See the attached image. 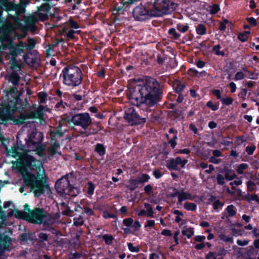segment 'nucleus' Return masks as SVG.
<instances>
[{"label":"nucleus","instance_id":"f257e3e1","mask_svg":"<svg viewBox=\"0 0 259 259\" xmlns=\"http://www.w3.org/2000/svg\"><path fill=\"white\" fill-rule=\"evenodd\" d=\"M162 88L156 79L147 77L143 85L137 84L128 89L127 97L131 104L140 107L142 105L151 108L157 106L161 101Z\"/></svg>","mask_w":259,"mask_h":259},{"label":"nucleus","instance_id":"f03ea898","mask_svg":"<svg viewBox=\"0 0 259 259\" xmlns=\"http://www.w3.org/2000/svg\"><path fill=\"white\" fill-rule=\"evenodd\" d=\"M22 175L24 185L28 188H30L34 193V196L38 197L43 195L47 190H50V186L47 184L45 177L40 178V174L35 175L30 172L26 168L20 171Z\"/></svg>","mask_w":259,"mask_h":259},{"label":"nucleus","instance_id":"7ed1b4c3","mask_svg":"<svg viewBox=\"0 0 259 259\" xmlns=\"http://www.w3.org/2000/svg\"><path fill=\"white\" fill-rule=\"evenodd\" d=\"M63 82L72 88L79 85L83 80V73L78 67L69 65L64 67L61 73Z\"/></svg>","mask_w":259,"mask_h":259},{"label":"nucleus","instance_id":"20e7f679","mask_svg":"<svg viewBox=\"0 0 259 259\" xmlns=\"http://www.w3.org/2000/svg\"><path fill=\"white\" fill-rule=\"evenodd\" d=\"M147 0L148 7L141 4L137 6L133 11V17L136 20L144 21L153 17H160L163 16L157 7L154 5H150Z\"/></svg>","mask_w":259,"mask_h":259},{"label":"nucleus","instance_id":"39448f33","mask_svg":"<svg viewBox=\"0 0 259 259\" xmlns=\"http://www.w3.org/2000/svg\"><path fill=\"white\" fill-rule=\"evenodd\" d=\"M43 140V134L33 130L29 132L27 138L25 139L26 145L29 150H36L41 152L45 150V147L42 145Z\"/></svg>","mask_w":259,"mask_h":259},{"label":"nucleus","instance_id":"423d86ee","mask_svg":"<svg viewBox=\"0 0 259 259\" xmlns=\"http://www.w3.org/2000/svg\"><path fill=\"white\" fill-rule=\"evenodd\" d=\"M66 121L69 124L72 123L75 126L80 127L83 131L87 130L92 123V119L88 112L71 114L70 117H68Z\"/></svg>","mask_w":259,"mask_h":259},{"label":"nucleus","instance_id":"0eeeda50","mask_svg":"<svg viewBox=\"0 0 259 259\" xmlns=\"http://www.w3.org/2000/svg\"><path fill=\"white\" fill-rule=\"evenodd\" d=\"M27 222L36 225L43 224L44 226H49L48 221L45 220L49 215L43 208L35 207L30 212H28Z\"/></svg>","mask_w":259,"mask_h":259},{"label":"nucleus","instance_id":"6e6552de","mask_svg":"<svg viewBox=\"0 0 259 259\" xmlns=\"http://www.w3.org/2000/svg\"><path fill=\"white\" fill-rule=\"evenodd\" d=\"M148 3L157 7L163 15L171 13L178 7V4L172 0H149Z\"/></svg>","mask_w":259,"mask_h":259},{"label":"nucleus","instance_id":"1a4fd4ad","mask_svg":"<svg viewBox=\"0 0 259 259\" xmlns=\"http://www.w3.org/2000/svg\"><path fill=\"white\" fill-rule=\"evenodd\" d=\"M123 117L131 125L143 124L146 122V118L140 116L133 107L125 110Z\"/></svg>","mask_w":259,"mask_h":259},{"label":"nucleus","instance_id":"9d476101","mask_svg":"<svg viewBox=\"0 0 259 259\" xmlns=\"http://www.w3.org/2000/svg\"><path fill=\"white\" fill-rule=\"evenodd\" d=\"M44 107L39 106L33 111H30L27 114L21 112L18 118L14 120L16 124H23L26 123V120L29 119H40L44 115Z\"/></svg>","mask_w":259,"mask_h":259},{"label":"nucleus","instance_id":"9b49d317","mask_svg":"<svg viewBox=\"0 0 259 259\" xmlns=\"http://www.w3.org/2000/svg\"><path fill=\"white\" fill-rule=\"evenodd\" d=\"M73 177V172H70L61 177L55 183V188L57 192L61 194H65L69 187L70 182L69 180V177Z\"/></svg>","mask_w":259,"mask_h":259},{"label":"nucleus","instance_id":"f8f14e48","mask_svg":"<svg viewBox=\"0 0 259 259\" xmlns=\"http://www.w3.org/2000/svg\"><path fill=\"white\" fill-rule=\"evenodd\" d=\"M16 108V105L12 101L4 106L0 111V120L2 122L6 123L12 119Z\"/></svg>","mask_w":259,"mask_h":259},{"label":"nucleus","instance_id":"ddd939ff","mask_svg":"<svg viewBox=\"0 0 259 259\" xmlns=\"http://www.w3.org/2000/svg\"><path fill=\"white\" fill-rule=\"evenodd\" d=\"M102 128L103 127L100 123L97 122L94 124L92 122L87 130L81 131L80 134L82 137H89L97 134L98 132L102 130Z\"/></svg>","mask_w":259,"mask_h":259},{"label":"nucleus","instance_id":"4468645a","mask_svg":"<svg viewBox=\"0 0 259 259\" xmlns=\"http://www.w3.org/2000/svg\"><path fill=\"white\" fill-rule=\"evenodd\" d=\"M51 147L48 148V152L49 155V158L53 157L56 153H57V150L60 147V144L58 141L55 136H51ZM59 155H61V152H58Z\"/></svg>","mask_w":259,"mask_h":259},{"label":"nucleus","instance_id":"2eb2a0df","mask_svg":"<svg viewBox=\"0 0 259 259\" xmlns=\"http://www.w3.org/2000/svg\"><path fill=\"white\" fill-rule=\"evenodd\" d=\"M34 161L35 158L33 156L28 154H24L20 158V162L23 167L20 169V171H22L24 168H26L29 170V167H30L32 163Z\"/></svg>","mask_w":259,"mask_h":259},{"label":"nucleus","instance_id":"dca6fc26","mask_svg":"<svg viewBox=\"0 0 259 259\" xmlns=\"http://www.w3.org/2000/svg\"><path fill=\"white\" fill-rule=\"evenodd\" d=\"M11 51V54L13 56V65L14 66H15V63L16 64V66L18 67V64H17L16 60L15 59V58L17 56V54L18 53H21L24 52V49H25V46L24 44L22 42H21V44L15 47H13L12 46L10 48Z\"/></svg>","mask_w":259,"mask_h":259},{"label":"nucleus","instance_id":"f3484780","mask_svg":"<svg viewBox=\"0 0 259 259\" xmlns=\"http://www.w3.org/2000/svg\"><path fill=\"white\" fill-rule=\"evenodd\" d=\"M168 115L172 119L179 121H181L185 118V114L182 107H179L169 111Z\"/></svg>","mask_w":259,"mask_h":259},{"label":"nucleus","instance_id":"a211bd4d","mask_svg":"<svg viewBox=\"0 0 259 259\" xmlns=\"http://www.w3.org/2000/svg\"><path fill=\"white\" fill-rule=\"evenodd\" d=\"M12 241V238L8 235L4 234H0V244L7 251H10V244Z\"/></svg>","mask_w":259,"mask_h":259},{"label":"nucleus","instance_id":"6ab92c4d","mask_svg":"<svg viewBox=\"0 0 259 259\" xmlns=\"http://www.w3.org/2000/svg\"><path fill=\"white\" fill-rule=\"evenodd\" d=\"M80 192V189L78 187H74L70 184L65 195H68L72 197L77 196Z\"/></svg>","mask_w":259,"mask_h":259},{"label":"nucleus","instance_id":"aec40b11","mask_svg":"<svg viewBox=\"0 0 259 259\" xmlns=\"http://www.w3.org/2000/svg\"><path fill=\"white\" fill-rule=\"evenodd\" d=\"M19 239L21 241L24 242H26L28 240L32 241L36 240L33 233L31 232L22 233L19 235Z\"/></svg>","mask_w":259,"mask_h":259},{"label":"nucleus","instance_id":"412c9836","mask_svg":"<svg viewBox=\"0 0 259 259\" xmlns=\"http://www.w3.org/2000/svg\"><path fill=\"white\" fill-rule=\"evenodd\" d=\"M166 167L170 170H177L179 169L178 163L176 158H170L166 161Z\"/></svg>","mask_w":259,"mask_h":259},{"label":"nucleus","instance_id":"4be33fe9","mask_svg":"<svg viewBox=\"0 0 259 259\" xmlns=\"http://www.w3.org/2000/svg\"><path fill=\"white\" fill-rule=\"evenodd\" d=\"M138 179H131L129 180L128 184L126 185V187L131 191L135 190L139 185Z\"/></svg>","mask_w":259,"mask_h":259},{"label":"nucleus","instance_id":"5701e85b","mask_svg":"<svg viewBox=\"0 0 259 259\" xmlns=\"http://www.w3.org/2000/svg\"><path fill=\"white\" fill-rule=\"evenodd\" d=\"M20 76L15 71H13L10 75L9 81L11 82L13 85H18Z\"/></svg>","mask_w":259,"mask_h":259},{"label":"nucleus","instance_id":"b1692460","mask_svg":"<svg viewBox=\"0 0 259 259\" xmlns=\"http://www.w3.org/2000/svg\"><path fill=\"white\" fill-rule=\"evenodd\" d=\"M95 151L100 156H103L106 153V147L101 143H97L95 145Z\"/></svg>","mask_w":259,"mask_h":259},{"label":"nucleus","instance_id":"393cba45","mask_svg":"<svg viewBox=\"0 0 259 259\" xmlns=\"http://www.w3.org/2000/svg\"><path fill=\"white\" fill-rule=\"evenodd\" d=\"M187 199L192 200L191 195L188 192H184V189H183L181 190V192H180V194L179 195L178 202L179 203H181L183 201H185Z\"/></svg>","mask_w":259,"mask_h":259},{"label":"nucleus","instance_id":"a878e982","mask_svg":"<svg viewBox=\"0 0 259 259\" xmlns=\"http://www.w3.org/2000/svg\"><path fill=\"white\" fill-rule=\"evenodd\" d=\"M173 87L175 88L176 93H182V91L186 88V85L185 83H182L180 81L177 80L175 82Z\"/></svg>","mask_w":259,"mask_h":259},{"label":"nucleus","instance_id":"bb28decb","mask_svg":"<svg viewBox=\"0 0 259 259\" xmlns=\"http://www.w3.org/2000/svg\"><path fill=\"white\" fill-rule=\"evenodd\" d=\"M28 212L25 211H20L18 209L15 210V217L18 219H22L27 221Z\"/></svg>","mask_w":259,"mask_h":259},{"label":"nucleus","instance_id":"cd10ccee","mask_svg":"<svg viewBox=\"0 0 259 259\" xmlns=\"http://www.w3.org/2000/svg\"><path fill=\"white\" fill-rule=\"evenodd\" d=\"M87 185L88 186V188L86 195L87 197L91 198L94 194L95 185L91 181L88 182Z\"/></svg>","mask_w":259,"mask_h":259},{"label":"nucleus","instance_id":"c85d7f7f","mask_svg":"<svg viewBox=\"0 0 259 259\" xmlns=\"http://www.w3.org/2000/svg\"><path fill=\"white\" fill-rule=\"evenodd\" d=\"M41 164L39 163V162L35 158V161L32 163L31 165L30 166V167H29V169L36 171L37 174L38 175V173L40 174L39 172L41 171Z\"/></svg>","mask_w":259,"mask_h":259},{"label":"nucleus","instance_id":"c756f323","mask_svg":"<svg viewBox=\"0 0 259 259\" xmlns=\"http://www.w3.org/2000/svg\"><path fill=\"white\" fill-rule=\"evenodd\" d=\"M12 30V27L10 25H4L0 28V31L3 33V37H8Z\"/></svg>","mask_w":259,"mask_h":259},{"label":"nucleus","instance_id":"7c9ffc66","mask_svg":"<svg viewBox=\"0 0 259 259\" xmlns=\"http://www.w3.org/2000/svg\"><path fill=\"white\" fill-rule=\"evenodd\" d=\"M258 251L255 250L252 246H249L245 253V255L248 256V259H255V257H252L251 256L254 254H257Z\"/></svg>","mask_w":259,"mask_h":259},{"label":"nucleus","instance_id":"2f4dec72","mask_svg":"<svg viewBox=\"0 0 259 259\" xmlns=\"http://www.w3.org/2000/svg\"><path fill=\"white\" fill-rule=\"evenodd\" d=\"M237 177V175L235 174L234 171H232L230 169L225 170V178L227 181H232Z\"/></svg>","mask_w":259,"mask_h":259},{"label":"nucleus","instance_id":"473e14b6","mask_svg":"<svg viewBox=\"0 0 259 259\" xmlns=\"http://www.w3.org/2000/svg\"><path fill=\"white\" fill-rule=\"evenodd\" d=\"M225 211L227 212L228 216L229 217H232L235 215L237 212L234 209V206L233 204L228 205L225 209Z\"/></svg>","mask_w":259,"mask_h":259},{"label":"nucleus","instance_id":"72a5a7b5","mask_svg":"<svg viewBox=\"0 0 259 259\" xmlns=\"http://www.w3.org/2000/svg\"><path fill=\"white\" fill-rule=\"evenodd\" d=\"M185 227H184L185 228ZM194 228L190 227L188 229H184L182 230V234L184 236H187L188 238H190L194 235Z\"/></svg>","mask_w":259,"mask_h":259},{"label":"nucleus","instance_id":"f704fd0d","mask_svg":"<svg viewBox=\"0 0 259 259\" xmlns=\"http://www.w3.org/2000/svg\"><path fill=\"white\" fill-rule=\"evenodd\" d=\"M102 238L105 242L106 244L108 245L112 244L113 241L114 239L112 235L108 234L103 235Z\"/></svg>","mask_w":259,"mask_h":259},{"label":"nucleus","instance_id":"c9c22d12","mask_svg":"<svg viewBox=\"0 0 259 259\" xmlns=\"http://www.w3.org/2000/svg\"><path fill=\"white\" fill-rule=\"evenodd\" d=\"M196 31L198 34L203 35L206 33V28L204 24H199L196 27Z\"/></svg>","mask_w":259,"mask_h":259},{"label":"nucleus","instance_id":"e433bc0d","mask_svg":"<svg viewBox=\"0 0 259 259\" xmlns=\"http://www.w3.org/2000/svg\"><path fill=\"white\" fill-rule=\"evenodd\" d=\"M144 207L147 209L146 213L147 216L151 218H153L154 217V211L153 210V208L151 205L148 203H144Z\"/></svg>","mask_w":259,"mask_h":259},{"label":"nucleus","instance_id":"4c0bfd02","mask_svg":"<svg viewBox=\"0 0 259 259\" xmlns=\"http://www.w3.org/2000/svg\"><path fill=\"white\" fill-rule=\"evenodd\" d=\"M184 207L187 210L195 211L197 208V205L194 203L186 202L184 204Z\"/></svg>","mask_w":259,"mask_h":259},{"label":"nucleus","instance_id":"58836bf2","mask_svg":"<svg viewBox=\"0 0 259 259\" xmlns=\"http://www.w3.org/2000/svg\"><path fill=\"white\" fill-rule=\"evenodd\" d=\"M221 48V47L220 44L215 45L213 47L212 51L217 56H222L224 57L225 55V53L224 51H220Z\"/></svg>","mask_w":259,"mask_h":259},{"label":"nucleus","instance_id":"ea45409f","mask_svg":"<svg viewBox=\"0 0 259 259\" xmlns=\"http://www.w3.org/2000/svg\"><path fill=\"white\" fill-rule=\"evenodd\" d=\"M84 224V221L81 215L73 218V226L75 227L81 226Z\"/></svg>","mask_w":259,"mask_h":259},{"label":"nucleus","instance_id":"a19ab883","mask_svg":"<svg viewBox=\"0 0 259 259\" xmlns=\"http://www.w3.org/2000/svg\"><path fill=\"white\" fill-rule=\"evenodd\" d=\"M178 139L177 134H175L171 139L168 140V143L170 144V147L172 149H175L177 145V140Z\"/></svg>","mask_w":259,"mask_h":259},{"label":"nucleus","instance_id":"79ce46f5","mask_svg":"<svg viewBox=\"0 0 259 259\" xmlns=\"http://www.w3.org/2000/svg\"><path fill=\"white\" fill-rule=\"evenodd\" d=\"M51 8V6L48 3H44L38 8L39 12H45L48 13Z\"/></svg>","mask_w":259,"mask_h":259},{"label":"nucleus","instance_id":"37998d69","mask_svg":"<svg viewBox=\"0 0 259 259\" xmlns=\"http://www.w3.org/2000/svg\"><path fill=\"white\" fill-rule=\"evenodd\" d=\"M176 28L180 32L185 33L188 30L189 26L187 24L184 25L181 23H178L176 25Z\"/></svg>","mask_w":259,"mask_h":259},{"label":"nucleus","instance_id":"c03bdc74","mask_svg":"<svg viewBox=\"0 0 259 259\" xmlns=\"http://www.w3.org/2000/svg\"><path fill=\"white\" fill-rule=\"evenodd\" d=\"M219 238H220L221 240L224 241V242H229L230 243H233V238L232 236H230L229 235L226 236L224 234H222L219 235Z\"/></svg>","mask_w":259,"mask_h":259},{"label":"nucleus","instance_id":"a18cd8bd","mask_svg":"<svg viewBox=\"0 0 259 259\" xmlns=\"http://www.w3.org/2000/svg\"><path fill=\"white\" fill-rule=\"evenodd\" d=\"M168 34L169 35L172 36V38L175 39H178L181 36V35L177 33L175 28H171L168 30Z\"/></svg>","mask_w":259,"mask_h":259},{"label":"nucleus","instance_id":"49530a36","mask_svg":"<svg viewBox=\"0 0 259 259\" xmlns=\"http://www.w3.org/2000/svg\"><path fill=\"white\" fill-rule=\"evenodd\" d=\"M206 106L212 111H217L219 108V103L213 104L212 101H209L206 103Z\"/></svg>","mask_w":259,"mask_h":259},{"label":"nucleus","instance_id":"de8ad7c7","mask_svg":"<svg viewBox=\"0 0 259 259\" xmlns=\"http://www.w3.org/2000/svg\"><path fill=\"white\" fill-rule=\"evenodd\" d=\"M222 103L226 106H230L233 104V99L230 97L223 98L221 100Z\"/></svg>","mask_w":259,"mask_h":259},{"label":"nucleus","instance_id":"09e8293b","mask_svg":"<svg viewBox=\"0 0 259 259\" xmlns=\"http://www.w3.org/2000/svg\"><path fill=\"white\" fill-rule=\"evenodd\" d=\"M242 70L243 71L247 73L248 76V77L249 78L254 80H256L258 78V75L257 73H254L252 72L247 70L245 68H243Z\"/></svg>","mask_w":259,"mask_h":259},{"label":"nucleus","instance_id":"8fccbe9b","mask_svg":"<svg viewBox=\"0 0 259 259\" xmlns=\"http://www.w3.org/2000/svg\"><path fill=\"white\" fill-rule=\"evenodd\" d=\"M127 245L128 249L132 252H139L140 250L138 246H134L132 242H128Z\"/></svg>","mask_w":259,"mask_h":259},{"label":"nucleus","instance_id":"3c124183","mask_svg":"<svg viewBox=\"0 0 259 259\" xmlns=\"http://www.w3.org/2000/svg\"><path fill=\"white\" fill-rule=\"evenodd\" d=\"M247 190L249 192H252L255 190L256 184L253 181L249 180L246 183Z\"/></svg>","mask_w":259,"mask_h":259},{"label":"nucleus","instance_id":"603ef678","mask_svg":"<svg viewBox=\"0 0 259 259\" xmlns=\"http://www.w3.org/2000/svg\"><path fill=\"white\" fill-rule=\"evenodd\" d=\"M48 94L46 92H41L38 93V97L40 103H45Z\"/></svg>","mask_w":259,"mask_h":259},{"label":"nucleus","instance_id":"864d4df0","mask_svg":"<svg viewBox=\"0 0 259 259\" xmlns=\"http://www.w3.org/2000/svg\"><path fill=\"white\" fill-rule=\"evenodd\" d=\"M150 179V176L147 174H142L141 178L138 179L139 184H143L149 181Z\"/></svg>","mask_w":259,"mask_h":259},{"label":"nucleus","instance_id":"5fc2aeb1","mask_svg":"<svg viewBox=\"0 0 259 259\" xmlns=\"http://www.w3.org/2000/svg\"><path fill=\"white\" fill-rule=\"evenodd\" d=\"M248 167V165L246 163H241L239 165L237 169V172L239 174H242L243 170L246 169Z\"/></svg>","mask_w":259,"mask_h":259},{"label":"nucleus","instance_id":"6e6d98bb","mask_svg":"<svg viewBox=\"0 0 259 259\" xmlns=\"http://www.w3.org/2000/svg\"><path fill=\"white\" fill-rule=\"evenodd\" d=\"M220 11V6L218 4H214L210 9V13L212 15H214L218 13Z\"/></svg>","mask_w":259,"mask_h":259},{"label":"nucleus","instance_id":"4d7b16f0","mask_svg":"<svg viewBox=\"0 0 259 259\" xmlns=\"http://www.w3.org/2000/svg\"><path fill=\"white\" fill-rule=\"evenodd\" d=\"M256 149V147L254 145H252L251 146H247L246 147L245 151L249 155H251L253 154L254 151Z\"/></svg>","mask_w":259,"mask_h":259},{"label":"nucleus","instance_id":"13d9d810","mask_svg":"<svg viewBox=\"0 0 259 259\" xmlns=\"http://www.w3.org/2000/svg\"><path fill=\"white\" fill-rule=\"evenodd\" d=\"M133 223L134 220L132 218H126L123 220V225L126 226L127 228L131 227Z\"/></svg>","mask_w":259,"mask_h":259},{"label":"nucleus","instance_id":"bf43d9fd","mask_svg":"<svg viewBox=\"0 0 259 259\" xmlns=\"http://www.w3.org/2000/svg\"><path fill=\"white\" fill-rule=\"evenodd\" d=\"M177 161L178 163V165L180 164L181 166V167L184 168L185 166V165L188 162V160L186 159L182 160L181 157L180 156H178L177 157Z\"/></svg>","mask_w":259,"mask_h":259},{"label":"nucleus","instance_id":"052dcab7","mask_svg":"<svg viewBox=\"0 0 259 259\" xmlns=\"http://www.w3.org/2000/svg\"><path fill=\"white\" fill-rule=\"evenodd\" d=\"M223 205H224V203L221 202L220 201V200H215L212 204L213 208L214 210H217V211H219V210H218L219 207H222Z\"/></svg>","mask_w":259,"mask_h":259},{"label":"nucleus","instance_id":"680f3d73","mask_svg":"<svg viewBox=\"0 0 259 259\" xmlns=\"http://www.w3.org/2000/svg\"><path fill=\"white\" fill-rule=\"evenodd\" d=\"M145 193L148 195H151L153 193V187L150 184L146 185L144 188Z\"/></svg>","mask_w":259,"mask_h":259},{"label":"nucleus","instance_id":"e2e57ef3","mask_svg":"<svg viewBox=\"0 0 259 259\" xmlns=\"http://www.w3.org/2000/svg\"><path fill=\"white\" fill-rule=\"evenodd\" d=\"M229 21L227 19H224L223 22H221L219 29L221 31H224L226 29V24L228 23Z\"/></svg>","mask_w":259,"mask_h":259},{"label":"nucleus","instance_id":"0e129e2a","mask_svg":"<svg viewBox=\"0 0 259 259\" xmlns=\"http://www.w3.org/2000/svg\"><path fill=\"white\" fill-rule=\"evenodd\" d=\"M38 237L41 241H47L49 240L48 235L43 232L39 233Z\"/></svg>","mask_w":259,"mask_h":259},{"label":"nucleus","instance_id":"69168bd1","mask_svg":"<svg viewBox=\"0 0 259 259\" xmlns=\"http://www.w3.org/2000/svg\"><path fill=\"white\" fill-rule=\"evenodd\" d=\"M188 73L190 76H195V77H198V76H199L198 75V71L196 69H195L194 68H192L188 69Z\"/></svg>","mask_w":259,"mask_h":259},{"label":"nucleus","instance_id":"338daca9","mask_svg":"<svg viewBox=\"0 0 259 259\" xmlns=\"http://www.w3.org/2000/svg\"><path fill=\"white\" fill-rule=\"evenodd\" d=\"M247 93V90L246 88L241 89V91L238 93V96L239 98L245 99Z\"/></svg>","mask_w":259,"mask_h":259},{"label":"nucleus","instance_id":"774afa93","mask_svg":"<svg viewBox=\"0 0 259 259\" xmlns=\"http://www.w3.org/2000/svg\"><path fill=\"white\" fill-rule=\"evenodd\" d=\"M244 74L242 71H238L235 74L234 79L236 81L241 80L244 78Z\"/></svg>","mask_w":259,"mask_h":259}]
</instances>
